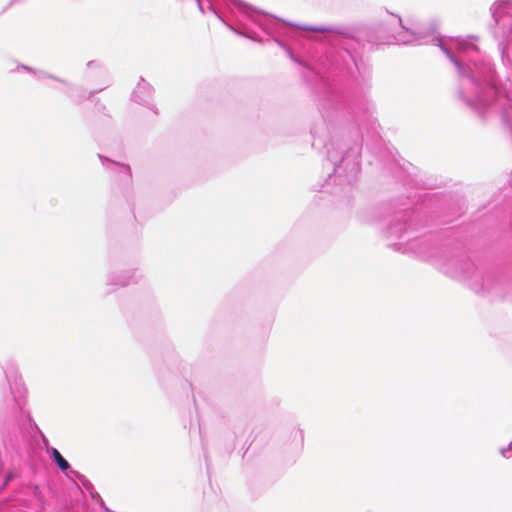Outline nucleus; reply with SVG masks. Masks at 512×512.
<instances>
[{"instance_id": "nucleus-1", "label": "nucleus", "mask_w": 512, "mask_h": 512, "mask_svg": "<svg viewBox=\"0 0 512 512\" xmlns=\"http://www.w3.org/2000/svg\"><path fill=\"white\" fill-rule=\"evenodd\" d=\"M53 457L59 466V468L63 471L67 470L69 468V463L64 459V457L61 455V453L57 449L52 450Z\"/></svg>"}]
</instances>
